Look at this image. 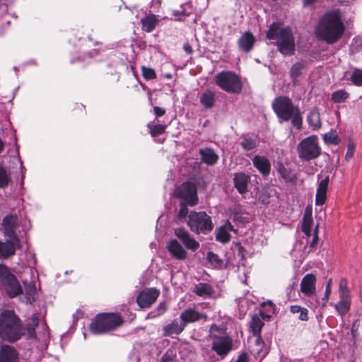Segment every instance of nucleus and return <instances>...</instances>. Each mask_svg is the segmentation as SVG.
<instances>
[{
    "mask_svg": "<svg viewBox=\"0 0 362 362\" xmlns=\"http://www.w3.org/2000/svg\"><path fill=\"white\" fill-rule=\"evenodd\" d=\"M351 300H339L337 303L334 305V308L341 316L346 315L350 310Z\"/></svg>",
    "mask_w": 362,
    "mask_h": 362,
    "instance_id": "4c0bfd02",
    "label": "nucleus"
},
{
    "mask_svg": "<svg viewBox=\"0 0 362 362\" xmlns=\"http://www.w3.org/2000/svg\"><path fill=\"white\" fill-rule=\"evenodd\" d=\"M216 84L228 93H239L243 88L240 77L233 71H221L215 76Z\"/></svg>",
    "mask_w": 362,
    "mask_h": 362,
    "instance_id": "1a4fd4ad",
    "label": "nucleus"
},
{
    "mask_svg": "<svg viewBox=\"0 0 362 362\" xmlns=\"http://www.w3.org/2000/svg\"><path fill=\"white\" fill-rule=\"evenodd\" d=\"M358 327V322H357V320H355L352 323L351 328V335L354 338H355L356 336Z\"/></svg>",
    "mask_w": 362,
    "mask_h": 362,
    "instance_id": "052dcab7",
    "label": "nucleus"
},
{
    "mask_svg": "<svg viewBox=\"0 0 362 362\" xmlns=\"http://www.w3.org/2000/svg\"><path fill=\"white\" fill-rule=\"evenodd\" d=\"M297 151L301 160L309 161L317 158L321 153L317 137L314 135L305 137L298 144Z\"/></svg>",
    "mask_w": 362,
    "mask_h": 362,
    "instance_id": "9d476101",
    "label": "nucleus"
},
{
    "mask_svg": "<svg viewBox=\"0 0 362 362\" xmlns=\"http://www.w3.org/2000/svg\"><path fill=\"white\" fill-rule=\"evenodd\" d=\"M256 39L250 31L244 32L238 40L239 49L245 53L250 52L254 47Z\"/></svg>",
    "mask_w": 362,
    "mask_h": 362,
    "instance_id": "f3484780",
    "label": "nucleus"
},
{
    "mask_svg": "<svg viewBox=\"0 0 362 362\" xmlns=\"http://www.w3.org/2000/svg\"><path fill=\"white\" fill-rule=\"evenodd\" d=\"M339 300H351L349 289L339 290Z\"/></svg>",
    "mask_w": 362,
    "mask_h": 362,
    "instance_id": "603ef678",
    "label": "nucleus"
},
{
    "mask_svg": "<svg viewBox=\"0 0 362 362\" xmlns=\"http://www.w3.org/2000/svg\"><path fill=\"white\" fill-rule=\"evenodd\" d=\"M159 290L155 288H148L142 290L136 297V302L141 308L150 307L158 298Z\"/></svg>",
    "mask_w": 362,
    "mask_h": 362,
    "instance_id": "ddd939ff",
    "label": "nucleus"
},
{
    "mask_svg": "<svg viewBox=\"0 0 362 362\" xmlns=\"http://www.w3.org/2000/svg\"><path fill=\"white\" fill-rule=\"evenodd\" d=\"M215 98V93L211 90H206L200 96L199 101L204 108L209 109L214 105Z\"/></svg>",
    "mask_w": 362,
    "mask_h": 362,
    "instance_id": "7c9ffc66",
    "label": "nucleus"
},
{
    "mask_svg": "<svg viewBox=\"0 0 362 362\" xmlns=\"http://www.w3.org/2000/svg\"><path fill=\"white\" fill-rule=\"evenodd\" d=\"M235 362H248V358L246 354L243 353L241 354L238 358L236 359Z\"/></svg>",
    "mask_w": 362,
    "mask_h": 362,
    "instance_id": "680f3d73",
    "label": "nucleus"
},
{
    "mask_svg": "<svg viewBox=\"0 0 362 362\" xmlns=\"http://www.w3.org/2000/svg\"><path fill=\"white\" fill-rule=\"evenodd\" d=\"M272 109L279 122L291 121V124L297 129H300L303 124L301 111L298 105L293 104L287 96H279L272 103Z\"/></svg>",
    "mask_w": 362,
    "mask_h": 362,
    "instance_id": "20e7f679",
    "label": "nucleus"
},
{
    "mask_svg": "<svg viewBox=\"0 0 362 362\" xmlns=\"http://www.w3.org/2000/svg\"><path fill=\"white\" fill-rule=\"evenodd\" d=\"M317 231H318V226H317L314 230V234H313L312 242L310 244V248H311V249H313L314 247H315V246L317 244V242H318Z\"/></svg>",
    "mask_w": 362,
    "mask_h": 362,
    "instance_id": "5fc2aeb1",
    "label": "nucleus"
},
{
    "mask_svg": "<svg viewBox=\"0 0 362 362\" xmlns=\"http://www.w3.org/2000/svg\"><path fill=\"white\" fill-rule=\"evenodd\" d=\"M18 160H19L20 165H21V185L23 186L24 184V179H25L26 168L23 165V161L21 159L19 155L18 156Z\"/></svg>",
    "mask_w": 362,
    "mask_h": 362,
    "instance_id": "6e6d98bb",
    "label": "nucleus"
},
{
    "mask_svg": "<svg viewBox=\"0 0 362 362\" xmlns=\"http://www.w3.org/2000/svg\"><path fill=\"white\" fill-rule=\"evenodd\" d=\"M187 205L188 204L186 202L181 201L179 212L177 216V221H183L187 217L189 213Z\"/></svg>",
    "mask_w": 362,
    "mask_h": 362,
    "instance_id": "a18cd8bd",
    "label": "nucleus"
},
{
    "mask_svg": "<svg viewBox=\"0 0 362 362\" xmlns=\"http://www.w3.org/2000/svg\"><path fill=\"white\" fill-rule=\"evenodd\" d=\"M349 289L348 281L346 278H341L339 284V290Z\"/></svg>",
    "mask_w": 362,
    "mask_h": 362,
    "instance_id": "bf43d9fd",
    "label": "nucleus"
},
{
    "mask_svg": "<svg viewBox=\"0 0 362 362\" xmlns=\"http://www.w3.org/2000/svg\"><path fill=\"white\" fill-rule=\"evenodd\" d=\"M25 333L22 320L13 310H4L0 313V338L2 340L14 343Z\"/></svg>",
    "mask_w": 362,
    "mask_h": 362,
    "instance_id": "7ed1b4c3",
    "label": "nucleus"
},
{
    "mask_svg": "<svg viewBox=\"0 0 362 362\" xmlns=\"http://www.w3.org/2000/svg\"><path fill=\"white\" fill-rule=\"evenodd\" d=\"M351 82L357 86H362V69H355L351 76Z\"/></svg>",
    "mask_w": 362,
    "mask_h": 362,
    "instance_id": "c03bdc74",
    "label": "nucleus"
},
{
    "mask_svg": "<svg viewBox=\"0 0 362 362\" xmlns=\"http://www.w3.org/2000/svg\"><path fill=\"white\" fill-rule=\"evenodd\" d=\"M354 150H355L354 144L352 143H349L348 144V149H347V151H346V156H345L346 160H349L353 157Z\"/></svg>",
    "mask_w": 362,
    "mask_h": 362,
    "instance_id": "864d4df0",
    "label": "nucleus"
},
{
    "mask_svg": "<svg viewBox=\"0 0 362 362\" xmlns=\"http://www.w3.org/2000/svg\"><path fill=\"white\" fill-rule=\"evenodd\" d=\"M0 281L5 292L11 298L16 297L23 291L16 276L3 264H0Z\"/></svg>",
    "mask_w": 362,
    "mask_h": 362,
    "instance_id": "9b49d317",
    "label": "nucleus"
},
{
    "mask_svg": "<svg viewBox=\"0 0 362 362\" xmlns=\"http://www.w3.org/2000/svg\"><path fill=\"white\" fill-rule=\"evenodd\" d=\"M142 30L145 32L150 33L157 24V20L154 16H147L141 21Z\"/></svg>",
    "mask_w": 362,
    "mask_h": 362,
    "instance_id": "c9c22d12",
    "label": "nucleus"
},
{
    "mask_svg": "<svg viewBox=\"0 0 362 362\" xmlns=\"http://www.w3.org/2000/svg\"><path fill=\"white\" fill-rule=\"evenodd\" d=\"M160 362H178L176 350L175 349H169L163 354Z\"/></svg>",
    "mask_w": 362,
    "mask_h": 362,
    "instance_id": "37998d69",
    "label": "nucleus"
},
{
    "mask_svg": "<svg viewBox=\"0 0 362 362\" xmlns=\"http://www.w3.org/2000/svg\"><path fill=\"white\" fill-rule=\"evenodd\" d=\"M174 233L187 249L195 252L199 248V243L192 237L186 229L183 228H175Z\"/></svg>",
    "mask_w": 362,
    "mask_h": 362,
    "instance_id": "4468645a",
    "label": "nucleus"
},
{
    "mask_svg": "<svg viewBox=\"0 0 362 362\" xmlns=\"http://www.w3.org/2000/svg\"><path fill=\"white\" fill-rule=\"evenodd\" d=\"M0 362H19L16 349L8 344L0 346Z\"/></svg>",
    "mask_w": 362,
    "mask_h": 362,
    "instance_id": "a211bd4d",
    "label": "nucleus"
},
{
    "mask_svg": "<svg viewBox=\"0 0 362 362\" xmlns=\"http://www.w3.org/2000/svg\"><path fill=\"white\" fill-rule=\"evenodd\" d=\"M233 182L235 188L240 194H245L249 192L250 175L243 172L235 173L233 175Z\"/></svg>",
    "mask_w": 362,
    "mask_h": 362,
    "instance_id": "2eb2a0df",
    "label": "nucleus"
},
{
    "mask_svg": "<svg viewBox=\"0 0 362 362\" xmlns=\"http://www.w3.org/2000/svg\"><path fill=\"white\" fill-rule=\"evenodd\" d=\"M141 71L143 77L146 80H151L156 78L155 70L152 68L143 66Z\"/></svg>",
    "mask_w": 362,
    "mask_h": 362,
    "instance_id": "de8ad7c7",
    "label": "nucleus"
},
{
    "mask_svg": "<svg viewBox=\"0 0 362 362\" xmlns=\"http://www.w3.org/2000/svg\"><path fill=\"white\" fill-rule=\"evenodd\" d=\"M234 231L233 225L229 221H226L222 226L217 228L216 231V240L221 243H228L230 240V232Z\"/></svg>",
    "mask_w": 362,
    "mask_h": 362,
    "instance_id": "412c9836",
    "label": "nucleus"
},
{
    "mask_svg": "<svg viewBox=\"0 0 362 362\" xmlns=\"http://www.w3.org/2000/svg\"><path fill=\"white\" fill-rule=\"evenodd\" d=\"M297 286V284L295 283V282H293L291 284H290L288 287H287V295L288 296L289 298H291V293L292 292V291L294 289L295 287Z\"/></svg>",
    "mask_w": 362,
    "mask_h": 362,
    "instance_id": "e2e57ef3",
    "label": "nucleus"
},
{
    "mask_svg": "<svg viewBox=\"0 0 362 362\" xmlns=\"http://www.w3.org/2000/svg\"><path fill=\"white\" fill-rule=\"evenodd\" d=\"M264 322L257 315H254L250 323V329L254 337L261 336V330Z\"/></svg>",
    "mask_w": 362,
    "mask_h": 362,
    "instance_id": "72a5a7b5",
    "label": "nucleus"
},
{
    "mask_svg": "<svg viewBox=\"0 0 362 362\" xmlns=\"http://www.w3.org/2000/svg\"><path fill=\"white\" fill-rule=\"evenodd\" d=\"M185 322L181 320L175 319L163 328L164 336H171L173 334H180L185 329Z\"/></svg>",
    "mask_w": 362,
    "mask_h": 362,
    "instance_id": "a878e982",
    "label": "nucleus"
},
{
    "mask_svg": "<svg viewBox=\"0 0 362 362\" xmlns=\"http://www.w3.org/2000/svg\"><path fill=\"white\" fill-rule=\"evenodd\" d=\"M177 194L182 202H186L188 205L194 206L197 204V189L192 183L182 184L177 189Z\"/></svg>",
    "mask_w": 362,
    "mask_h": 362,
    "instance_id": "f8f14e48",
    "label": "nucleus"
},
{
    "mask_svg": "<svg viewBox=\"0 0 362 362\" xmlns=\"http://www.w3.org/2000/svg\"><path fill=\"white\" fill-rule=\"evenodd\" d=\"M20 247V243L8 239L6 242L0 240V258L8 259L13 256L16 248Z\"/></svg>",
    "mask_w": 362,
    "mask_h": 362,
    "instance_id": "4be33fe9",
    "label": "nucleus"
},
{
    "mask_svg": "<svg viewBox=\"0 0 362 362\" xmlns=\"http://www.w3.org/2000/svg\"><path fill=\"white\" fill-rule=\"evenodd\" d=\"M307 122L313 130H317L321 127L322 123L320 112L317 107H314L310 110L307 116Z\"/></svg>",
    "mask_w": 362,
    "mask_h": 362,
    "instance_id": "c85d7f7f",
    "label": "nucleus"
},
{
    "mask_svg": "<svg viewBox=\"0 0 362 362\" xmlns=\"http://www.w3.org/2000/svg\"><path fill=\"white\" fill-rule=\"evenodd\" d=\"M189 13V12H187L185 8H182L180 10H174L173 11V16L175 17V21H180L182 17L188 16Z\"/></svg>",
    "mask_w": 362,
    "mask_h": 362,
    "instance_id": "3c124183",
    "label": "nucleus"
},
{
    "mask_svg": "<svg viewBox=\"0 0 362 362\" xmlns=\"http://www.w3.org/2000/svg\"><path fill=\"white\" fill-rule=\"evenodd\" d=\"M304 67L305 65L302 62H296L292 65L291 68V78L293 82L300 76Z\"/></svg>",
    "mask_w": 362,
    "mask_h": 362,
    "instance_id": "79ce46f5",
    "label": "nucleus"
},
{
    "mask_svg": "<svg viewBox=\"0 0 362 362\" xmlns=\"http://www.w3.org/2000/svg\"><path fill=\"white\" fill-rule=\"evenodd\" d=\"M207 262L214 269H221L223 267V261L219 256L213 252H208L206 254Z\"/></svg>",
    "mask_w": 362,
    "mask_h": 362,
    "instance_id": "f704fd0d",
    "label": "nucleus"
},
{
    "mask_svg": "<svg viewBox=\"0 0 362 362\" xmlns=\"http://www.w3.org/2000/svg\"><path fill=\"white\" fill-rule=\"evenodd\" d=\"M123 320L117 313H100L96 315L90 325L93 334H100L119 326Z\"/></svg>",
    "mask_w": 362,
    "mask_h": 362,
    "instance_id": "0eeeda50",
    "label": "nucleus"
},
{
    "mask_svg": "<svg viewBox=\"0 0 362 362\" xmlns=\"http://www.w3.org/2000/svg\"><path fill=\"white\" fill-rule=\"evenodd\" d=\"M199 152L202 162L208 165H214L218 160V156L212 148H200Z\"/></svg>",
    "mask_w": 362,
    "mask_h": 362,
    "instance_id": "bb28decb",
    "label": "nucleus"
},
{
    "mask_svg": "<svg viewBox=\"0 0 362 362\" xmlns=\"http://www.w3.org/2000/svg\"><path fill=\"white\" fill-rule=\"evenodd\" d=\"M167 309L166 304L165 302H161L158 304L157 308L151 313L153 317H156L163 315Z\"/></svg>",
    "mask_w": 362,
    "mask_h": 362,
    "instance_id": "09e8293b",
    "label": "nucleus"
},
{
    "mask_svg": "<svg viewBox=\"0 0 362 362\" xmlns=\"http://www.w3.org/2000/svg\"><path fill=\"white\" fill-rule=\"evenodd\" d=\"M323 139L327 144H337L338 143L337 135L332 132L325 134Z\"/></svg>",
    "mask_w": 362,
    "mask_h": 362,
    "instance_id": "8fccbe9b",
    "label": "nucleus"
},
{
    "mask_svg": "<svg viewBox=\"0 0 362 362\" xmlns=\"http://www.w3.org/2000/svg\"><path fill=\"white\" fill-rule=\"evenodd\" d=\"M240 146L245 151H251L255 148L257 146V141L252 137H243L240 141Z\"/></svg>",
    "mask_w": 362,
    "mask_h": 362,
    "instance_id": "58836bf2",
    "label": "nucleus"
},
{
    "mask_svg": "<svg viewBox=\"0 0 362 362\" xmlns=\"http://www.w3.org/2000/svg\"><path fill=\"white\" fill-rule=\"evenodd\" d=\"M30 228V221L21 219L16 214L9 213L3 218L0 230L5 237L20 243V237L25 235Z\"/></svg>",
    "mask_w": 362,
    "mask_h": 362,
    "instance_id": "423d86ee",
    "label": "nucleus"
},
{
    "mask_svg": "<svg viewBox=\"0 0 362 362\" xmlns=\"http://www.w3.org/2000/svg\"><path fill=\"white\" fill-rule=\"evenodd\" d=\"M175 274H171V283L172 284L175 285V286H177L178 285V283L175 280Z\"/></svg>",
    "mask_w": 362,
    "mask_h": 362,
    "instance_id": "338daca9",
    "label": "nucleus"
},
{
    "mask_svg": "<svg viewBox=\"0 0 362 362\" xmlns=\"http://www.w3.org/2000/svg\"><path fill=\"white\" fill-rule=\"evenodd\" d=\"M349 95L346 90H338L332 93L331 99L334 103H342L349 98Z\"/></svg>",
    "mask_w": 362,
    "mask_h": 362,
    "instance_id": "a19ab883",
    "label": "nucleus"
},
{
    "mask_svg": "<svg viewBox=\"0 0 362 362\" xmlns=\"http://www.w3.org/2000/svg\"><path fill=\"white\" fill-rule=\"evenodd\" d=\"M290 311L293 314H298V318L302 321H307L308 320V310L307 308L299 305H291Z\"/></svg>",
    "mask_w": 362,
    "mask_h": 362,
    "instance_id": "e433bc0d",
    "label": "nucleus"
},
{
    "mask_svg": "<svg viewBox=\"0 0 362 362\" xmlns=\"http://www.w3.org/2000/svg\"><path fill=\"white\" fill-rule=\"evenodd\" d=\"M193 292L200 297H211L214 293L212 286L208 283L199 282L194 286Z\"/></svg>",
    "mask_w": 362,
    "mask_h": 362,
    "instance_id": "c756f323",
    "label": "nucleus"
},
{
    "mask_svg": "<svg viewBox=\"0 0 362 362\" xmlns=\"http://www.w3.org/2000/svg\"><path fill=\"white\" fill-rule=\"evenodd\" d=\"M253 165L259 173L264 177L269 175L271 171V163L269 160L264 156L256 155L252 159Z\"/></svg>",
    "mask_w": 362,
    "mask_h": 362,
    "instance_id": "6ab92c4d",
    "label": "nucleus"
},
{
    "mask_svg": "<svg viewBox=\"0 0 362 362\" xmlns=\"http://www.w3.org/2000/svg\"><path fill=\"white\" fill-rule=\"evenodd\" d=\"M345 26L340 13L337 11L326 12L320 19L315 28L318 38L327 44L337 42L343 35Z\"/></svg>",
    "mask_w": 362,
    "mask_h": 362,
    "instance_id": "f03ea898",
    "label": "nucleus"
},
{
    "mask_svg": "<svg viewBox=\"0 0 362 362\" xmlns=\"http://www.w3.org/2000/svg\"><path fill=\"white\" fill-rule=\"evenodd\" d=\"M10 177L4 168L0 166V188H4L8 185Z\"/></svg>",
    "mask_w": 362,
    "mask_h": 362,
    "instance_id": "49530a36",
    "label": "nucleus"
},
{
    "mask_svg": "<svg viewBox=\"0 0 362 362\" xmlns=\"http://www.w3.org/2000/svg\"><path fill=\"white\" fill-rule=\"evenodd\" d=\"M187 225L196 234H206L214 228L211 216L205 211H192L188 216Z\"/></svg>",
    "mask_w": 362,
    "mask_h": 362,
    "instance_id": "6e6552de",
    "label": "nucleus"
},
{
    "mask_svg": "<svg viewBox=\"0 0 362 362\" xmlns=\"http://www.w3.org/2000/svg\"><path fill=\"white\" fill-rule=\"evenodd\" d=\"M252 353L257 360L262 361L269 352V347L263 341L261 336L255 337Z\"/></svg>",
    "mask_w": 362,
    "mask_h": 362,
    "instance_id": "5701e85b",
    "label": "nucleus"
},
{
    "mask_svg": "<svg viewBox=\"0 0 362 362\" xmlns=\"http://www.w3.org/2000/svg\"><path fill=\"white\" fill-rule=\"evenodd\" d=\"M162 76L168 79H171L173 78V74L170 73H165L163 74Z\"/></svg>",
    "mask_w": 362,
    "mask_h": 362,
    "instance_id": "774afa93",
    "label": "nucleus"
},
{
    "mask_svg": "<svg viewBox=\"0 0 362 362\" xmlns=\"http://www.w3.org/2000/svg\"><path fill=\"white\" fill-rule=\"evenodd\" d=\"M209 337L211 340V351L205 354V360L215 362L223 359L233 348V339L227 333L226 325H211Z\"/></svg>",
    "mask_w": 362,
    "mask_h": 362,
    "instance_id": "f257e3e1",
    "label": "nucleus"
},
{
    "mask_svg": "<svg viewBox=\"0 0 362 362\" xmlns=\"http://www.w3.org/2000/svg\"><path fill=\"white\" fill-rule=\"evenodd\" d=\"M167 247L170 255L175 259H185L187 257L186 250L177 240H170Z\"/></svg>",
    "mask_w": 362,
    "mask_h": 362,
    "instance_id": "b1692460",
    "label": "nucleus"
},
{
    "mask_svg": "<svg viewBox=\"0 0 362 362\" xmlns=\"http://www.w3.org/2000/svg\"><path fill=\"white\" fill-rule=\"evenodd\" d=\"M83 62V59L81 57H78L77 58H72L71 59V63H76V62Z\"/></svg>",
    "mask_w": 362,
    "mask_h": 362,
    "instance_id": "69168bd1",
    "label": "nucleus"
},
{
    "mask_svg": "<svg viewBox=\"0 0 362 362\" xmlns=\"http://www.w3.org/2000/svg\"><path fill=\"white\" fill-rule=\"evenodd\" d=\"M98 54V50L96 49H93L88 53L86 54V56H88L89 58H92L93 57L97 55Z\"/></svg>",
    "mask_w": 362,
    "mask_h": 362,
    "instance_id": "0e129e2a",
    "label": "nucleus"
},
{
    "mask_svg": "<svg viewBox=\"0 0 362 362\" xmlns=\"http://www.w3.org/2000/svg\"><path fill=\"white\" fill-rule=\"evenodd\" d=\"M316 276L313 274H307L300 282V292L305 296L310 297L316 291Z\"/></svg>",
    "mask_w": 362,
    "mask_h": 362,
    "instance_id": "dca6fc26",
    "label": "nucleus"
},
{
    "mask_svg": "<svg viewBox=\"0 0 362 362\" xmlns=\"http://www.w3.org/2000/svg\"><path fill=\"white\" fill-rule=\"evenodd\" d=\"M273 303H272V301H268L267 303V312L269 313L268 314H267L266 315H264V313L260 310L259 313L261 315V316L262 317V318H264L265 317H269L271 313H273Z\"/></svg>",
    "mask_w": 362,
    "mask_h": 362,
    "instance_id": "13d9d810",
    "label": "nucleus"
},
{
    "mask_svg": "<svg viewBox=\"0 0 362 362\" xmlns=\"http://www.w3.org/2000/svg\"><path fill=\"white\" fill-rule=\"evenodd\" d=\"M276 171L279 177L286 182L292 184L296 182L297 180L296 175L290 168H286L282 163L277 164Z\"/></svg>",
    "mask_w": 362,
    "mask_h": 362,
    "instance_id": "cd10ccee",
    "label": "nucleus"
},
{
    "mask_svg": "<svg viewBox=\"0 0 362 362\" xmlns=\"http://www.w3.org/2000/svg\"><path fill=\"white\" fill-rule=\"evenodd\" d=\"M313 223L312 214L306 209L303 217L302 230L307 237L311 236Z\"/></svg>",
    "mask_w": 362,
    "mask_h": 362,
    "instance_id": "473e14b6",
    "label": "nucleus"
},
{
    "mask_svg": "<svg viewBox=\"0 0 362 362\" xmlns=\"http://www.w3.org/2000/svg\"><path fill=\"white\" fill-rule=\"evenodd\" d=\"M23 284L25 287L26 303L31 304L35 301L37 296L35 282L31 281L27 283L26 281H23Z\"/></svg>",
    "mask_w": 362,
    "mask_h": 362,
    "instance_id": "2f4dec72",
    "label": "nucleus"
},
{
    "mask_svg": "<svg viewBox=\"0 0 362 362\" xmlns=\"http://www.w3.org/2000/svg\"><path fill=\"white\" fill-rule=\"evenodd\" d=\"M266 37L275 41L278 50L283 55H292L295 50V38L289 26L281 27L280 22H273L269 25Z\"/></svg>",
    "mask_w": 362,
    "mask_h": 362,
    "instance_id": "39448f33",
    "label": "nucleus"
},
{
    "mask_svg": "<svg viewBox=\"0 0 362 362\" xmlns=\"http://www.w3.org/2000/svg\"><path fill=\"white\" fill-rule=\"evenodd\" d=\"M329 182V177L328 175L318 181L315 194V204L317 206H322L325 203Z\"/></svg>",
    "mask_w": 362,
    "mask_h": 362,
    "instance_id": "aec40b11",
    "label": "nucleus"
},
{
    "mask_svg": "<svg viewBox=\"0 0 362 362\" xmlns=\"http://www.w3.org/2000/svg\"><path fill=\"white\" fill-rule=\"evenodd\" d=\"M147 127L153 137L162 134L165 132L166 127V126L163 124H155L154 122L148 123Z\"/></svg>",
    "mask_w": 362,
    "mask_h": 362,
    "instance_id": "ea45409f",
    "label": "nucleus"
},
{
    "mask_svg": "<svg viewBox=\"0 0 362 362\" xmlns=\"http://www.w3.org/2000/svg\"><path fill=\"white\" fill-rule=\"evenodd\" d=\"M207 316L204 313H199L194 308H189L184 310L180 315V320L185 322V327L187 323L194 322L200 319H206Z\"/></svg>",
    "mask_w": 362,
    "mask_h": 362,
    "instance_id": "393cba45",
    "label": "nucleus"
},
{
    "mask_svg": "<svg viewBox=\"0 0 362 362\" xmlns=\"http://www.w3.org/2000/svg\"><path fill=\"white\" fill-rule=\"evenodd\" d=\"M153 112L156 115V119L165 115V110L163 107L155 106L153 107Z\"/></svg>",
    "mask_w": 362,
    "mask_h": 362,
    "instance_id": "4d7b16f0",
    "label": "nucleus"
}]
</instances>
